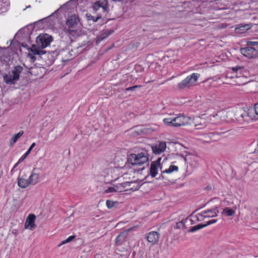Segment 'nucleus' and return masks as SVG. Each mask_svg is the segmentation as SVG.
<instances>
[{"label":"nucleus","mask_w":258,"mask_h":258,"mask_svg":"<svg viewBox=\"0 0 258 258\" xmlns=\"http://www.w3.org/2000/svg\"><path fill=\"white\" fill-rule=\"evenodd\" d=\"M231 114L234 116L233 119L241 124L248 123L251 120L247 108L246 109L241 107L236 108L231 112Z\"/></svg>","instance_id":"obj_1"},{"label":"nucleus","mask_w":258,"mask_h":258,"mask_svg":"<svg viewBox=\"0 0 258 258\" xmlns=\"http://www.w3.org/2000/svg\"><path fill=\"white\" fill-rule=\"evenodd\" d=\"M149 160L148 154L142 152L138 154H131L127 156V162L133 166L141 165Z\"/></svg>","instance_id":"obj_2"},{"label":"nucleus","mask_w":258,"mask_h":258,"mask_svg":"<svg viewBox=\"0 0 258 258\" xmlns=\"http://www.w3.org/2000/svg\"><path fill=\"white\" fill-rule=\"evenodd\" d=\"M23 68L20 66L15 67L12 71V74H5L3 76L4 81L7 84L14 85L19 80L20 74L23 71Z\"/></svg>","instance_id":"obj_3"},{"label":"nucleus","mask_w":258,"mask_h":258,"mask_svg":"<svg viewBox=\"0 0 258 258\" xmlns=\"http://www.w3.org/2000/svg\"><path fill=\"white\" fill-rule=\"evenodd\" d=\"M199 76L200 75L197 73H193L191 75L187 76L185 79L178 84V89L182 90L185 88H189L191 86L196 84Z\"/></svg>","instance_id":"obj_4"},{"label":"nucleus","mask_w":258,"mask_h":258,"mask_svg":"<svg viewBox=\"0 0 258 258\" xmlns=\"http://www.w3.org/2000/svg\"><path fill=\"white\" fill-rule=\"evenodd\" d=\"M52 41V37L47 34L39 35L36 39V46L43 49L48 46Z\"/></svg>","instance_id":"obj_5"},{"label":"nucleus","mask_w":258,"mask_h":258,"mask_svg":"<svg viewBox=\"0 0 258 258\" xmlns=\"http://www.w3.org/2000/svg\"><path fill=\"white\" fill-rule=\"evenodd\" d=\"M241 53L244 56L249 58H254L258 56V50L252 46H247L240 49Z\"/></svg>","instance_id":"obj_6"},{"label":"nucleus","mask_w":258,"mask_h":258,"mask_svg":"<svg viewBox=\"0 0 258 258\" xmlns=\"http://www.w3.org/2000/svg\"><path fill=\"white\" fill-rule=\"evenodd\" d=\"M92 8L96 12L100 8H102L103 12H108L109 4L107 0H99L94 3Z\"/></svg>","instance_id":"obj_7"},{"label":"nucleus","mask_w":258,"mask_h":258,"mask_svg":"<svg viewBox=\"0 0 258 258\" xmlns=\"http://www.w3.org/2000/svg\"><path fill=\"white\" fill-rule=\"evenodd\" d=\"M190 119L189 117L182 115L173 118V121L174 122L175 127H179L188 124Z\"/></svg>","instance_id":"obj_8"},{"label":"nucleus","mask_w":258,"mask_h":258,"mask_svg":"<svg viewBox=\"0 0 258 258\" xmlns=\"http://www.w3.org/2000/svg\"><path fill=\"white\" fill-rule=\"evenodd\" d=\"M119 185L121 186L122 187H128V189H125V190H131L133 191H136L138 190L141 187L140 183L137 181L131 182L127 181L120 183Z\"/></svg>","instance_id":"obj_9"},{"label":"nucleus","mask_w":258,"mask_h":258,"mask_svg":"<svg viewBox=\"0 0 258 258\" xmlns=\"http://www.w3.org/2000/svg\"><path fill=\"white\" fill-rule=\"evenodd\" d=\"M153 153L158 155L164 152L166 148V144L165 142H160L151 147Z\"/></svg>","instance_id":"obj_10"},{"label":"nucleus","mask_w":258,"mask_h":258,"mask_svg":"<svg viewBox=\"0 0 258 258\" xmlns=\"http://www.w3.org/2000/svg\"><path fill=\"white\" fill-rule=\"evenodd\" d=\"M233 73L236 74L237 77L246 76L248 75V70L243 66H236L231 68Z\"/></svg>","instance_id":"obj_11"},{"label":"nucleus","mask_w":258,"mask_h":258,"mask_svg":"<svg viewBox=\"0 0 258 258\" xmlns=\"http://www.w3.org/2000/svg\"><path fill=\"white\" fill-rule=\"evenodd\" d=\"M218 213L219 210L218 207H215L213 209L204 211L199 214V215L205 219L206 218L216 217Z\"/></svg>","instance_id":"obj_12"},{"label":"nucleus","mask_w":258,"mask_h":258,"mask_svg":"<svg viewBox=\"0 0 258 258\" xmlns=\"http://www.w3.org/2000/svg\"><path fill=\"white\" fill-rule=\"evenodd\" d=\"M128 231H128H123L117 236L115 240V244L116 245H121L126 242Z\"/></svg>","instance_id":"obj_13"},{"label":"nucleus","mask_w":258,"mask_h":258,"mask_svg":"<svg viewBox=\"0 0 258 258\" xmlns=\"http://www.w3.org/2000/svg\"><path fill=\"white\" fill-rule=\"evenodd\" d=\"M35 219L36 216L34 214H30L26 219L25 224V227L33 230L36 226L34 223Z\"/></svg>","instance_id":"obj_14"},{"label":"nucleus","mask_w":258,"mask_h":258,"mask_svg":"<svg viewBox=\"0 0 258 258\" xmlns=\"http://www.w3.org/2000/svg\"><path fill=\"white\" fill-rule=\"evenodd\" d=\"M160 234L156 231L149 232L147 236V239L152 244L156 243L159 240Z\"/></svg>","instance_id":"obj_15"},{"label":"nucleus","mask_w":258,"mask_h":258,"mask_svg":"<svg viewBox=\"0 0 258 258\" xmlns=\"http://www.w3.org/2000/svg\"><path fill=\"white\" fill-rule=\"evenodd\" d=\"M40 176L38 173L35 172V169H34L29 176V181L30 184L35 185L40 181Z\"/></svg>","instance_id":"obj_16"},{"label":"nucleus","mask_w":258,"mask_h":258,"mask_svg":"<svg viewBox=\"0 0 258 258\" xmlns=\"http://www.w3.org/2000/svg\"><path fill=\"white\" fill-rule=\"evenodd\" d=\"M31 52L34 55H42L47 53L46 50H43L41 48L36 46L34 44L32 45V47L30 48Z\"/></svg>","instance_id":"obj_17"},{"label":"nucleus","mask_w":258,"mask_h":258,"mask_svg":"<svg viewBox=\"0 0 258 258\" xmlns=\"http://www.w3.org/2000/svg\"><path fill=\"white\" fill-rule=\"evenodd\" d=\"M78 20V18H77L75 16H70L67 21V25L68 28H73L74 27H76Z\"/></svg>","instance_id":"obj_18"},{"label":"nucleus","mask_w":258,"mask_h":258,"mask_svg":"<svg viewBox=\"0 0 258 258\" xmlns=\"http://www.w3.org/2000/svg\"><path fill=\"white\" fill-rule=\"evenodd\" d=\"M114 32L113 30H107L105 31L102 33L100 34L97 37L96 43H99L100 42L102 41L103 40L106 38L108 36Z\"/></svg>","instance_id":"obj_19"},{"label":"nucleus","mask_w":258,"mask_h":258,"mask_svg":"<svg viewBox=\"0 0 258 258\" xmlns=\"http://www.w3.org/2000/svg\"><path fill=\"white\" fill-rule=\"evenodd\" d=\"M30 184V183L29 181V179H26L23 176L22 177H18V185L19 187L22 188H25Z\"/></svg>","instance_id":"obj_20"},{"label":"nucleus","mask_w":258,"mask_h":258,"mask_svg":"<svg viewBox=\"0 0 258 258\" xmlns=\"http://www.w3.org/2000/svg\"><path fill=\"white\" fill-rule=\"evenodd\" d=\"M250 28L249 24L239 25L238 27H236L235 31L236 33L242 34L246 32Z\"/></svg>","instance_id":"obj_21"},{"label":"nucleus","mask_w":258,"mask_h":258,"mask_svg":"<svg viewBox=\"0 0 258 258\" xmlns=\"http://www.w3.org/2000/svg\"><path fill=\"white\" fill-rule=\"evenodd\" d=\"M66 32L68 34L74 37H78L80 35V32L76 28H65Z\"/></svg>","instance_id":"obj_22"},{"label":"nucleus","mask_w":258,"mask_h":258,"mask_svg":"<svg viewBox=\"0 0 258 258\" xmlns=\"http://www.w3.org/2000/svg\"><path fill=\"white\" fill-rule=\"evenodd\" d=\"M159 167V166L151 163L149 174L152 177H155L157 174Z\"/></svg>","instance_id":"obj_23"},{"label":"nucleus","mask_w":258,"mask_h":258,"mask_svg":"<svg viewBox=\"0 0 258 258\" xmlns=\"http://www.w3.org/2000/svg\"><path fill=\"white\" fill-rule=\"evenodd\" d=\"M24 132L23 131H20L18 134L14 135L11 139L10 143L11 145L15 143L23 135Z\"/></svg>","instance_id":"obj_24"},{"label":"nucleus","mask_w":258,"mask_h":258,"mask_svg":"<svg viewBox=\"0 0 258 258\" xmlns=\"http://www.w3.org/2000/svg\"><path fill=\"white\" fill-rule=\"evenodd\" d=\"M178 170V168L177 166L175 165H170L169 168L162 171V173H171L173 171H177Z\"/></svg>","instance_id":"obj_25"},{"label":"nucleus","mask_w":258,"mask_h":258,"mask_svg":"<svg viewBox=\"0 0 258 258\" xmlns=\"http://www.w3.org/2000/svg\"><path fill=\"white\" fill-rule=\"evenodd\" d=\"M222 214H225L227 216H231L234 215L235 211L230 208H226L223 209Z\"/></svg>","instance_id":"obj_26"},{"label":"nucleus","mask_w":258,"mask_h":258,"mask_svg":"<svg viewBox=\"0 0 258 258\" xmlns=\"http://www.w3.org/2000/svg\"><path fill=\"white\" fill-rule=\"evenodd\" d=\"M173 118H164L163 119V122L165 124L168 126L175 127V125L174 124V122L173 121Z\"/></svg>","instance_id":"obj_27"},{"label":"nucleus","mask_w":258,"mask_h":258,"mask_svg":"<svg viewBox=\"0 0 258 258\" xmlns=\"http://www.w3.org/2000/svg\"><path fill=\"white\" fill-rule=\"evenodd\" d=\"M86 16L89 20H92L94 22H97L99 19L102 18L101 15H98L97 17H94L90 14H87Z\"/></svg>","instance_id":"obj_28"},{"label":"nucleus","mask_w":258,"mask_h":258,"mask_svg":"<svg viewBox=\"0 0 258 258\" xmlns=\"http://www.w3.org/2000/svg\"><path fill=\"white\" fill-rule=\"evenodd\" d=\"M206 227V225L204 224H199L195 226L192 227L189 230V232H194L198 230L203 228Z\"/></svg>","instance_id":"obj_29"},{"label":"nucleus","mask_w":258,"mask_h":258,"mask_svg":"<svg viewBox=\"0 0 258 258\" xmlns=\"http://www.w3.org/2000/svg\"><path fill=\"white\" fill-rule=\"evenodd\" d=\"M2 6H0L2 10H6L7 8L10 6V2L9 0H1Z\"/></svg>","instance_id":"obj_30"},{"label":"nucleus","mask_w":258,"mask_h":258,"mask_svg":"<svg viewBox=\"0 0 258 258\" xmlns=\"http://www.w3.org/2000/svg\"><path fill=\"white\" fill-rule=\"evenodd\" d=\"M76 236L75 235H72L69 236L67 239L64 240H63L59 245L58 246H60L61 245L64 244L66 243H69L72 241L73 239L75 238Z\"/></svg>","instance_id":"obj_31"},{"label":"nucleus","mask_w":258,"mask_h":258,"mask_svg":"<svg viewBox=\"0 0 258 258\" xmlns=\"http://www.w3.org/2000/svg\"><path fill=\"white\" fill-rule=\"evenodd\" d=\"M117 202H113L111 200H107L106 202V206L108 209H111L117 204Z\"/></svg>","instance_id":"obj_32"},{"label":"nucleus","mask_w":258,"mask_h":258,"mask_svg":"<svg viewBox=\"0 0 258 258\" xmlns=\"http://www.w3.org/2000/svg\"><path fill=\"white\" fill-rule=\"evenodd\" d=\"M29 69V73L31 75H36V73H37V71L39 70V68L37 67H31Z\"/></svg>","instance_id":"obj_33"},{"label":"nucleus","mask_w":258,"mask_h":258,"mask_svg":"<svg viewBox=\"0 0 258 258\" xmlns=\"http://www.w3.org/2000/svg\"><path fill=\"white\" fill-rule=\"evenodd\" d=\"M141 87V86L140 85H135L134 86H132V87H128V88H127L125 89V92H127V91H135L137 88H140Z\"/></svg>","instance_id":"obj_34"},{"label":"nucleus","mask_w":258,"mask_h":258,"mask_svg":"<svg viewBox=\"0 0 258 258\" xmlns=\"http://www.w3.org/2000/svg\"><path fill=\"white\" fill-rule=\"evenodd\" d=\"M117 190L114 187H110L105 190H104V194H108L110 192H117Z\"/></svg>","instance_id":"obj_35"},{"label":"nucleus","mask_w":258,"mask_h":258,"mask_svg":"<svg viewBox=\"0 0 258 258\" xmlns=\"http://www.w3.org/2000/svg\"><path fill=\"white\" fill-rule=\"evenodd\" d=\"M246 45L247 46H252V47L253 46H257L258 45V41H248L247 42Z\"/></svg>","instance_id":"obj_36"},{"label":"nucleus","mask_w":258,"mask_h":258,"mask_svg":"<svg viewBox=\"0 0 258 258\" xmlns=\"http://www.w3.org/2000/svg\"><path fill=\"white\" fill-rule=\"evenodd\" d=\"M161 160V157H159L156 161L152 162V163L161 168V163H160Z\"/></svg>","instance_id":"obj_37"},{"label":"nucleus","mask_w":258,"mask_h":258,"mask_svg":"<svg viewBox=\"0 0 258 258\" xmlns=\"http://www.w3.org/2000/svg\"><path fill=\"white\" fill-rule=\"evenodd\" d=\"M27 56L30 58V60L32 62H34L36 60V58L33 53L31 54L29 53Z\"/></svg>","instance_id":"obj_38"},{"label":"nucleus","mask_w":258,"mask_h":258,"mask_svg":"<svg viewBox=\"0 0 258 258\" xmlns=\"http://www.w3.org/2000/svg\"><path fill=\"white\" fill-rule=\"evenodd\" d=\"M184 226V223L183 222V221L177 222L176 225V228L177 229L181 228L182 227H183Z\"/></svg>","instance_id":"obj_39"},{"label":"nucleus","mask_w":258,"mask_h":258,"mask_svg":"<svg viewBox=\"0 0 258 258\" xmlns=\"http://www.w3.org/2000/svg\"><path fill=\"white\" fill-rule=\"evenodd\" d=\"M48 55H51L53 56H57L58 54V52L56 50L48 51Z\"/></svg>","instance_id":"obj_40"},{"label":"nucleus","mask_w":258,"mask_h":258,"mask_svg":"<svg viewBox=\"0 0 258 258\" xmlns=\"http://www.w3.org/2000/svg\"><path fill=\"white\" fill-rule=\"evenodd\" d=\"M217 220H216V219H212V220H211L208 221L206 224H205L204 225H206V226H207L208 225H210L211 224L215 223L217 222Z\"/></svg>","instance_id":"obj_41"},{"label":"nucleus","mask_w":258,"mask_h":258,"mask_svg":"<svg viewBox=\"0 0 258 258\" xmlns=\"http://www.w3.org/2000/svg\"><path fill=\"white\" fill-rule=\"evenodd\" d=\"M35 143H33L31 144V145L30 146V147L29 148L28 150H27L29 152H31V150H32V149L35 147Z\"/></svg>","instance_id":"obj_42"},{"label":"nucleus","mask_w":258,"mask_h":258,"mask_svg":"<svg viewBox=\"0 0 258 258\" xmlns=\"http://www.w3.org/2000/svg\"><path fill=\"white\" fill-rule=\"evenodd\" d=\"M26 157L24 155L19 159L18 163H21Z\"/></svg>","instance_id":"obj_43"},{"label":"nucleus","mask_w":258,"mask_h":258,"mask_svg":"<svg viewBox=\"0 0 258 258\" xmlns=\"http://www.w3.org/2000/svg\"><path fill=\"white\" fill-rule=\"evenodd\" d=\"M255 113L258 115V103L254 106Z\"/></svg>","instance_id":"obj_44"},{"label":"nucleus","mask_w":258,"mask_h":258,"mask_svg":"<svg viewBox=\"0 0 258 258\" xmlns=\"http://www.w3.org/2000/svg\"><path fill=\"white\" fill-rule=\"evenodd\" d=\"M30 153V152H29L28 151L24 154V156H25L26 157H27L28 155Z\"/></svg>","instance_id":"obj_45"},{"label":"nucleus","mask_w":258,"mask_h":258,"mask_svg":"<svg viewBox=\"0 0 258 258\" xmlns=\"http://www.w3.org/2000/svg\"><path fill=\"white\" fill-rule=\"evenodd\" d=\"M30 153V152H29L28 151L24 154V156H25L26 157H27L28 155Z\"/></svg>","instance_id":"obj_46"},{"label":"nucleus","mask_w":258,"mask_h":258,"mask_svg":"<svg viewBox=\"0 0 258 258\" xmlns=\"http://www.w3.org/2000/svg\"><path fill=\"white\" fill-rule=\"evenodd\" d=\"M180 156H181L182 158H183V160H184V162H186V161H187V158H186V157H184L183 155H181Z\"/></svg>","instance_id":"obj_47"},{"label":"nucleus","mask_w":258,"mask_h":258,"mask_svg":"<svg viewBox=\"0 0 258 258\" xmlns=\"http://www.w3.org/2000/svg\"><path fill=\"white\" fill-rule=\"evenodd\" d=\"M20 163H18V161L14 166V168H16Z\"/></svg>","instance_id":"obj_48"},{"label":"nucleus","mask_w":258,"mask_h":258,"mask_svg":"<svg viewBox=\"0 0 258 258\" xmlns=\"http://www.w3.org/2000/svg\"><path fill=\"white\" fill-rule=\"evenodd\" d=\"M206 188L207 190H211L212 189V187L211 186H207Z\"/></svg>","instance_id":"obj_49"},{"label":"nucleus","mask_w":258,"mask_h":258,"mask_svg":"<svg viewBox=\"0 0 258 258\" xmlns=\"http://www.w3.org/2000/svg\"><path fill=\"white\" fill-rule=\"evenodd\" d=\"M163 178H164V176H163V174L162 173V174L159 177V179H163Z\"/></svg>","instance_id":"obj_50"},{"label":"nucleus","mask_w":258,"mask_h":258,"mask_svg":"<svg viewBox=\"0 0 258 258\" xmlns=\"http://www.w3.org/2000/svg\"><path fill=\"white\" fill-rule=\"evenodd\" d=\"M100 256L101 255L100 254H97L95 255V258H100Z\"/></svg>","instance_id":"obj_51"},{"label":"nucleus","mask_w":258,"mask_h":258,"mask_svg":"<svg viewBox=\"0 0 258 258\" xmlns=\"http://www.w3.org/2000/svg\"><path fill=\"white\" fill-rule=\"evenodd\" d=\"M31 8V6L30 5H29L28 6H27L25 9H24V10H25L26 9H28V8Z\"/></svg>","instance_id":"obj_52"},{"label":"nucleus","mask_w":258,"mask_h":258,"mask_svg":"<svg viewBox=\"0 0 258 258\" xmlns=\"http://www.w3.org/2000/svg\"><path fill=\"white\" fill-rule=\"evenodd\" d=\"M1 0H0V6H2ZM0 10H2V8H0Z\"/></svg>","instance_id":"obj_53"},{"label":"nucleus","mask_w":258,"mask_h":258,"mask_svg":"<svg viewBox=\"0 0 258 258\" xmlns=\"http://www.w3.org/2000/svg\"><path fill=\"white\" fill-rule=\"evenodd\" d=\"M15 168L14 167L11 170V172H13L14 171Z\"/></svg>","instance_id":"obj_54"},{"label":"nucleus","mask_w":258,"mask_h":258,"mask_svg":"<svg viewBox=\"0 0 258 258\" xmlns=\"http://www.w3.org/2000/svg\"><path fill=\"white\" fill-rule=\"evenodd\" d=\"M26 45H24L23 44H22V46H23V47H25L26 46Z\"/></svg>","instance_id":"obj_55"},{"label":"nucleus","mask_w":258,"mask_h":258,"mask_svg":"<svg viewBox=\"0 0 258 258\" xmlns=\"http://www.w3.org/2000/svg\"><path fill=\"white\" fill-rule=\"evenodd\" d=\"M198 221H201V220H199V218L197 219Z\"/></svg>","instance_id":"obj_56"},{"label":"nucleus","mask_w":258,"mask_h":258,"mask_svg":"<svg viewBox=\"0 0 258 258\" xmlns=\"http://www.w3.org/2000/svg\"><path fill=\"white\" fill-rule=\"evenodd\" d=\"M118 185H116V187H118Z\"/></svg>","instance_id":"obj_57"}]
</instances>
